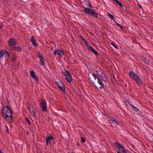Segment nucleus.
Masks as SVG:
<instances>
[{
  "mask_svg": "<svg viewBox=\"0 0 153 153\" xmlns=\"http://www.w3.org/2000/svg\"><path fill=\"white\" fill-rule=\"evenodd\" d=\"M2 116L3 117H6L8 115H12V112L8 107L6 106L2 108Z\"/></svg>",
  "mask_w": 153,
  "mask_h": 153,
  "instance_id": "1",
  "label": "nucleus"
},
{
  "mask_svg": "<svg viewBox=\"0 0 153 153\" xmlns=\"http://www.w3.org/2000/svg\"><path fill=\"white\" fill-rule=\"evenodd\" d=\"M53 82L58 86V87L64 92L65 91V88L63 82L59 79H56L53 81Z\"/></svg>",
  "mask_w": 153,
  "mask_h": 153,
  "instance_id": "2",
  "label": "nucleus"
},
{
  "mask_svg": "<svg viewBox=\"0 0 153 153\" xmlns=\"http://www.w3.org/2000/svg\"><path fill=\"white\" fill-rule=\"evenodd\" d=\"M39 105L43 111H47V104L45 100L44 99L40 101Z\"/></svg>",
  "mask_w": 153,
  "mask_h": 153,
  "instance_id": "3",
  "label": "nucleus"
},
{
  "mask_svg": "<svg viewBox=\"0 0 153 153\" xmlns=\"http://www.w3.org/2000/svg\"><path fill=\"white\" fill-rule=\"evenodd\" d=\"M28 110L30 113L31 116L35 117H36V108L32 105H30L28 107Z\"/></svg>",
  "mask_w": 153,
  "mask_h": 153,
  "instance_id": "4",
  "label": "nucleus"
},
{
  "mask_svg": "<svg viewBox=\"0 0 153 153\" xmlns=\"http://www.w3.org/2000/svg\"><path fill=\"white\" fill-rule=\"evenodd\" d=\"M39 53L37 57L39 58L40 61V65L41 66H44L45 65V58L41 54L40 52H38Z\"/></svg>",
  "mask_w": 153,
  "mask_h": 153,
  "instance_id": "5",
  "label": "nucleus"
},
{
  "mask_svg": "<svg viewBox=\"0 0 153 153\" xmlns=\"http://www.w3.org/2000/svg\"><path fill=\"white\" fill-rule=\"evenodd\" d=\"M16 40L13 38L10 39L8 41L9 46L11 48L12 46H14L16 45Z\"/></svg>",
  "mask_w": 153,
  "mask_h": 153,
  "instance_id": "6",
  "label": "nucleus"
},
{
  "mask_svg": "<svg viewBox=\"0 0 153 153\" xmlns=\"http://www.w3.org/2000/svg\"><path fill=\"white\" fill-rule=\"evenodd\" d=\"M114 144L118 149L120 151H121L122 152L125 149V148L122 145L117 142H115Z\"/></svg>",
  "mask_w": 153,
  "mask_h": 153,
  "instance_id": "7",
  "label": "nucleus"
},
{
  "mask_svg": "<svg viewBox=\"0 0 153 153\" xmlns=\"http://www.w3.org/2000/svg\"><path fill=\"white\" fill-rule=\"evenodd\" d=\"M56 54L60 56H62L64 54V52L60 49H57L53 51V55H55Z\"/></svg>",
  "mask_w": 153,
  "mask_h": 153,
  "instance_id": "8",
  "label": "nucleus"
},
{
  "mask_svg": "<svg viewBox=\"0 0 153 153\" xmlns=\"http://www.w3.org/2000/svg\"><path fill=\"white\" fill-rule=\"evenodd\" d=\"M53 137L52 136L48 137L46 139V142L47 145L48 146L49 145H51V140H53Z\"/></svg>",
  "mask_w": 153,
  "mask_h": 153,
  "instance_id": "9",
  "label": "nucleus"
},
{
  "mask_svg": "<svg viewBox=\"0 0 153 153\" xmlns=\"http://www.w3.org/2000/svg\"><path fill=\"white\" fill-rule=\"evenodd\" d=\"M97 78H98V77H89V80L91 82L93 83V84L97 88V86H96L95 85V83H94V81L97 80Z\"/></svg>",
  "mask_w": 153,
  "mask_h": 153,
  "instance_id": "10",
  "label": "nucleus"
},
{
  "mask_svg": "<svg viewBox=\"0 0 153 153\" xmlns=\"http://www.w3.org/2000/svg\"><path fill=\"white\" fill-rule=\"evenodd\" d=\"M93 10L92 9L85 8L84 10V11L87 14L91 15Z\"/></svg>",
  "mask_w": 153,
  "mask_h": 153,
  "instance_id": "11",
  "label": "nucleus"
},
{
  "mask_svg": "<svg viewBox=\"0 0 153 153\" xmlns=\"http://www.w3.org/2000/svg\"><path fill=\"white\" fill-rule=\"evenodd\" d=\"M30 41L32 43L33 45L37 47L38 45L37 43H36L35 39L34 36H33L30 39Z\"/></svg>",
  "mask_w": 153,
  "mask_h": 153,
  "instance_id": "12",
  "label": "nucleus"
},
{
  "mask_svg": "<svg viewBox=\"0 0 153 153\" xmlns=\"http://www.w3.org/2000/svg\"><path fill=\"white\" fill-rule=\"evenodd\" d=\"M103 75L102 73L100 71H97L96 72V73L94 74H92V75L93 76H102Z\"/></svg>",
  "mask_w": 153,
  "mask_h": 153,
  "instance_id": "13",
  "label": "nucleus"
},
{
  "mask_svg": "<svg viewBox=\"0 0 153 153\" xmlns=\"http://www.w3.org/2000/svg\"><path fill=\"white\" fill-rule=\"evenodd\" d=\"M88 49L90 50L95 55H98L99 54L97 51H96L91 46H88Z\"/></svg>",
  "mask_w": 153,
  "mask_h": 153,
  "instance_id": "14",
  "label": "nucleus"
},
{
  "mask_svg": "<svg viewBox=\"0 0 153 153\" xmlns=\"http://www.w3.org/2000/svg\"><path fill=\"white\" fill-rule=\"evenodd\" d=\"M5 52H7L6 53L7 54V56H9V54L8 51L5 50H2V51H0V57L1 58L2 56H4V55L5 54Z\"/></svg>",
  "mask_w": 153,
  "mask_h": 153,
  "instance_id": "15",
  "label": "nucleus"
},
{
  "mask_svg": "<svg viewBox=\"0 0 153 153\" xmlns=\"http://www.w3.org/2000/svg\"><path fill=\"white\" fill-rule=\"evenodd\" d=\"M4 118H5L7 121L8 122V123H11L12 122L13 120V117L12 116V115H8V117H4Z\"/></svg>",
  "mask_w": 153,
  "mask_h": 153,
  "instance_id": "16",
  "label": "nucleus"
},
{
  "mask_svg": "<svg viewBox=\"0 0 153 153\" xmlns=\"http://www.w3.org/2000/svg\"><path fill=\"white\" fill-rule=\"evenodd\" d=\"M11 48L13 50H15V51L17 52H20L22 50V49L20 47H15V46H12Z\"/></svg>",
  "mask_w": 153,
  "mask_h": 153,
  "instance_id": "17",
  "label": "nucleus"
},
{
  "mask_svg": "<svg viewBox=\"0 0 153 153\" xmlns=\"http://www.w3.org/2000/svg\"><path fill=\"white\" fill-rule=\"evenodd\" d=\"M62 73L65 76H71L70 73L65 70H64L63 71H62Z\"/></svg>",
  "mask_w": 153,
  "mask_h": 153,
  "instance_id": "18",
  "label": "nucleus"
},
{
  "mask_svg": "<svg viewBox=\"0 0 153 153\" xmlns=\"http://www.w3.org/2000/svg\"><path fill=\"white\" fill-rule=\"evenodd\" d=\"M132 78L138 84L141 83V82L140 77H132Z\"/></svg>",
  "mask_w": 153,
  "mask_h": 153,
  "instance_id": "19",
  "label": "nucleus"
},
{
  "mask_svg": "<svg viewBox=\"0 0 153 153\" xmlns=\"http://www.w3.org/2000/svg\"><path fill=\"white\" fill-rule=\"evenodd\" d=\"M130 76H138L135 73L132 71H130L129 72Z\"/></svg>",
  "mask_w": 153,
  "mask_h": 153,
  "instance_id": "20",
  "label": "nucleus"
},
{
  "mask_svg": "<svg viewBox=\"0 0 153 153\" xmlns=\"http://www.w3.org/2000/svg\"><path fill=\"white\" fill-rule=\"evenodd\" d=\"M97 83H98L100 85V86L99 87V88L100 89H102V88H103V85L101 82V81L98 78H97Z\"/></svg>",
  "mask_w": 153,
  "mask_h": 153,
  "instance_id": "21",
  "label": "nucleus"
},
{
  "mask_svg": "<svg viewBox=\"0 0 153 153\" xmlns=\"http://www.w3.org/2000/svg\"><path fill=\"white\" fill-rule=\"evenodd\" d=\"M90 16L95 17H98V13H97L95 12L94 11V10H93Z\"/></svg>",
  "mask_w": 153,
  "mask_h": 153,
  "instance_id": "22",
  "label": "nucleus"
},
{
  "mask_svg": "<svg viewBox=\"0 0 153 153\" xmlns=\"http://www.w3.org/2000/svg\"><path fill=\"white\" fill-rule=\"evenodd\" d=\"M108 15L110 18L113 20V21L114 22L116 21V20L114 19V17L110 13H108Z\"/></svg>",
  "mask_w": 153,
  "mask_h": 153,
  "instance_id": "23",
  "label": "nucleus"
},
{
  "mask_svg": "<svg viewBox=\"0 0 153 153\" xmlns=\"http://www.w3.org/2000/svg\"><path fill=\"white\" fill-rule=\"evenodd\" d=\"M66 79L70 83L72 79V77H65Z\"/></svg>",
  "mask_w": 153,
  "mask_h": 153,
  "instance_id": "24",
  "label": "nucleus"
},
{
  "mask_svg": "<svg viewBox=\"0 0 153 153\" xmlns=\"http://www.w3.org/2000/svg\"><path fill=\"white\" fill-rule=\"evenodd\" d=\"M115 24L118 26L122 30H123V26L121 25H120V24H118L117 22L116 21L114 22Z\"/></svg>",
  "mask_w": 153,
  "mask_h": 153,
  "instance_id": "25",
  "label": "nucleus"
},
{
  "mask_svg": "<svg viewBox=\"0 0 153 153\" xmlns=\"http://www.w3.org/2000/svg\"><path fill=\"white\" fill-rule=\"evenodd\" d=\"M30 75L31 76H36L35 73L34 71H30Z\"/></svg>",
  "mask_w": 153,
  "mask_h": 153,
  "instance_id": "26",
  "label": "nucleus"
},
{
  "mask_svg": "<svg viewBox=\"0 0 153 153\" xmlns=\"http://www.w3.org/2000/svg\"><path fill=\"white\" fill-rule=\"evenodd\" d=\"M130 105L131 106V107L134 108V110L135 111H138V109L135 107V106H133V105L131 104H130Z\"/></svg>",
  "mask_w": 153,
  "mask_h": 153,
  "instance_id": "27",
  "label": "nucleus"
},
{
  "mask_svg": "<svg viewBox=\"0 0 153 153\" xmlns=\"http://www.w3.org/2000/svg\"><path fill=\"white\" fill-rule=\"evenodd\" d=\"M33 79L36 81V82L38 84L39 83V79L38 77H32Z\"/></svg>",
  "mask_w": 153,
  "mask_h": 153,
  "instance_id": "28",
  "label": "nucleus"
},
{
  "mask_svg": "<svg viewBox=\"0 0 153 153\" xmlns=\"http://www.w3.org/2000/svg\"><path fill=\"white\" fill-rule=\"evenodd\" d=\"M111 45H113V46L116 48V49L118 48L116 44H115L114 43H111Z\"/></svg>",
  "mask_w": 153,
  "mask_h": 153,
  "instance_id": "29",
  "label": "nucleus"
},
{
  "mask_svg": "<svg viewBox=\"0 0 153 153\" xmlns=\"http://www.w3.org/2000/svg\"><path fill=\"white\" fill-rule=\"evenodd\" d=\"M122 152V153H129V152L127 150H126L125 149L123 150Z\"/></svg>",
  "mask_w": 153,
  "mask_h": 153,
  "instance_id": "30",
  "label": "nucleus"
},
{
  "mask_svg": "<svg viewBox=\"0 0 153 153\" xmlns=\"http://www.w3.org/2000/svg\"><path fill=\"white\" fill-rule=\"evenodd\" d=\"M4 127L5 128V130L7 131L8 133H9V129L7 127V126H4Z\"/></svg>",
  "mask_w": 153,
  "mask_h": 153,
  "instance_id": "31",
  "label": "nucleus"
},
{
  "mask_svg": "<svg viewBox=\"0 0 153 153\" xmlns=\"http://www.w3.org/2000/svg\"><path fill=\"white\" fill-rule=\"evenodd\" d=\"M84 44H85V45H86L87 46V47H88V46H89V45H88V42H86V40H85L84 41Z\"/></svg>",
  "mask_w": 153,
  "mask_h": 153,
  "instance_id": "32",
  "label": "nucleus"
},
{
  "mask_svg": "<svg viewBox=\"0 0 153 153\" xmlns=\"http://www.w3.org/2000/svg\"><path fill=\"white\" fill-rule=\"evenodd\" d=\"M85 140L84 137H82L81 138V142L83 143L85 142Z\"/></svg>",
  "mask_w": 153,
  "mask_h": 153,
  "instance_id": "33",
  "label": "nucleus"
},
{
  "mask_svg": "<svg viewBox=\"0 0 153 153\" xmlns=\"http://www.w3.org/2000/svg\"><path fill=\"white\" fill-rule=\"evenodd\" d=\"M16 57L15 56H13V57L12 59V61L13 62H15L16 61Z\"/></svg>",
  "mask_w": 153,
  "mask_h": 153,
  "instance_id": "34",
  "label": "nucleus"
},
{
  "mask_svg": "<svg viewBox=\"0 0 153 153\" xmlns=\"http://www.w3.org/2000/svg\"><path fill=\"white\" fill-rule=\"evenodd\" d=\"M26 120L27 122L28 123V124L29 125H30V120L28 118H27L26 119Z\"/></svg>",
  "mask_w": 153,
  "mask_h": 153,
  "instance_id": "35",
  "label": "nucleus"
},
{
  "mask_svg": "<svg viewBox=\"0 0 153 153\" xmlns=\"http://www.w3.org/2000/svg\"><path fill=\"white\" fill-rule=\"evenodd\" d=\"M145 62L146 64H148L149 63V61L148 59L146 60V59H145Z\"/></svg>",
  "mask_w": 153,
  "mask_h": 153,
  "instance_id": "36",
  "label": "nucleus"
},
{
  "mask_svg": "<svg viewBox=\"0 0 153 153\" xmlns=\"http://www.w3.org/2000/svg\"><path fill=\"white\" fill-rule=\"evenodd\" d=\"M111 120H112L113 122H114L116 120L114 118L112 117L111 119Z\"/></svg>",
  "mask_w": 153,
  "mask_h": 153,
  "instance_id": "37",
  "label": "nucleus"
},
{
  "mask_svg": "<svg viewBox=\"0 0 153 153\" xmlns=\"http://www.w3.org/2000/svg\"><path fill=\"white\" fill-rule=\"evenodd\" d=\"M80 38L82 39V40L83 41H84L85 40V39L84 38L82 37V36L81 35L80 36Z\"/></svg>",
  "mask_w": 153,
  "mask_h": 153,
  "instance_id": "38",
  "label": "nucleus"
},
{
  "mask_svg": "<svg viewBox=\"0 0 153 153\" xmlns=\"http://www.w3.org/2000/svg\"><path fill=\"white\" fill-rule=\"evenodd\" d=\"M87 5L88 7H90L91 8L92 7V5L90 3H88V4H87Z\"/></svg>",
  "mask_w": 153,
  "mask_h": 153,
  "instance_id": "39",
  "label": "nucleus"
},
{
  "mask_svg": "<svg viewBox=\"0 0 153 153\" xmlns=\"http://www.w3.org/2000/svg\"><path fill=\"white\" fill-rule=\"evenodd\" d=\"M114 123L118 125H119L118 122L116 120L114 122Z\"/></svg>",
  "mask_w": 153,
  "mask_h": 153,
  "instance_id": "40",
  "label": "nucleus"
},
{
  "mask_svg": "<svg viewBox=\"0 0 153 153\" xmlns=\"http://www.w3.org/2000/svg\"><path fill=\"white\" fill-rule=\"evenodd\" d=\"M5 52V54H4V56H6L7 57V58H8V57H9V56H7V53H6L7 52Z\"/></svg>",
  "mask_w": 153,
  "mask_h": 153,
  "instance_id": "41",
  "label": "nucleus"
},
{
  "mask_svg": "<svg viewBox=\"0 0 153 153\" xmlns=\"http://www.w3.org/2000/svg\"><path fill=\"white\" fill-rule=\"evenodd\" d=\"M119 5L121 7H123V5L121 3H120Z\"/></svg>",
  "mask_w": 153,
  "mask_h": 153,
  "instance_id": "42",
  "label": "nucleus"
},
{
  "mask_svg": "<svg viewBox=\"0 0 153 153\" xmlns=\"http://www.w3.org/2000/svg\"><path fill=\"white\" fill-rule=\"evenodd\" d=\"M138 4V6L139 7H140V8H142V6H141V5H140L139 4Z\"/></svg>",
  "mask_w": 153,
  "mask_h": 153,
  "instance_id": "43",
  "label": "nucleus"
},
{
  "mask_svg": "<svg viewBox=\"0 0 153 153\" xmlns=\"http://www.w3.org/2000/svg\"><path fill=\"white\" fill-rule=\"evenodd\" d=\"M120 2L118 0V1H117L116 2V3L118 4L119 5L120 3Z\"/></svg>",
  "mask_w": 153,
  "mask_h": 153,
  "instance_id": "44",
  "label": "nucleus"
},
{
  "mask_svg": "<svg viewBox=\"0 0 153 153\" xmlns=\"http://www.w3.org/2000/svg\"><path fill=\"white\" fill-rule=\"evenodd\" d=\"M120 2L118 0V1H117L116 2V3L118 4L119 5L120 3Z\"/></svg>",
  "mask_w": 153,
  "mask_h": 153,
  "instance_id": "45",
  "label": "nucleus"
},
{
  "mask_svg": "<svg viewBox=\"0 0 153 153\" xmlns=\"http://www.w3.org/2000/svg\"><path fill=\"white\" fill-rule=\"evenodd\" d=\"M116 3L118 1V0H113Z\"/></svg>",
  "mask_w": 153,
  "mask_h": 153,
  "instance_id": "46",
  "label": "nucleus"
},
{
  "mask_svg": "<svg viewBox=\"0 0 153 153\" xmlns=\"http://www.w3.org/2000/svg\"><path fill=\"white\" fill-rule=\"evenodd\" d=\"M0 153H3V152L1 150H0Z\"/></svg>",
  "mask_w": 153,
  "mask_h": 153,
  "instance_id": "47",
  "label": "nucleus"
},
{
  "mask_svg": "<svg viewBox=\"0 0 153 153\" xmlns=\"http://www.w3.org/2000/svg\"><path fill=\"white\" fill-rule=\"evenodd\" d=\"M117 153H120L119 152H117Z\"/></svg>",
  "mask_w": 153,
  "mask_h": 153,
  "instance_id": "48",
  "label": "nucleus"
},
{
  "mask_svg": "<svg viewBox=\"0 0 153 153\" xmlns=\"http://www.w3.org/2000/svg\"><path fill=\"white\" fill-rule=\"evenodd\" d=\"M114 78V79H115V77H113Z\"/></svg>",
  "mask_w": 153,
  "mask_h": 153,
  "instance_id": "49",
  "label": "nucleus"
},
{
  "mask_svg": "<svg viewBox=\"0 0 153 153\" xmlns=\"http://www.w3.org/2000/svg\"><path fill=\"white\" fill-rule=\"evenodd\" d=\"M47 1H50V0H47Z\"/></svg>",
  "mask_w": 153,
  "mask_h": 153,
  "instance_id": "50",
  "label": "nucleus"
},
{
  "mask_svg": "<svg viewBox=\"0 0 153 153\" xmlns=\"http://www.w3.org/2000/svg\"><path fill=\"white\" fill-rule=\"evenodd\" d=\"M1 124V123L0 122V125Z\"/></svg>",
  "mask_w": 153,
  "mask_h": 153,
  "instance_id": "51",
  "label": "nucleus"
}]
</instances>
